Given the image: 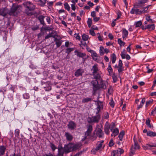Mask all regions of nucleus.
Here are the masks:
<instances>
[{"label": "nucleus", "instance_id": "obj_29", "mask_svg": "<svg viewBox=\"0 0 156 156\" xmlns=\"http://www.w3.org/2000/svg\"><path fill=\"white\" fill-rule=\"evenodd\" d=\"M117 154H123L124 152V151L123 149L121 148H118L116 150H115Z\"/></svg>", "mask_w": 156, "mask_h": 156}, {"label": "nucleus", "instance_id": "obj_46", "mask_svg": "<svg viewBox=\"0 0 156 156\" xmlns=\"http://www.w3.org/2000/svg\"><path fill=\"white\" fill-rule=\"evenodd\" d=\"M53 34V32H52L51 33L49 34H48L45 37V39H47L49 37H54L55 36H53L52 34Z\"/></svg>", "mask_w": 156, "mask_h": 156}, {"label": "nucleus", "instance_id": "obj_16", "mask_svg": "<svg viewBox=\"0 0 156 156\" xmlns=\"http://www.w3.org/2000/svg\"><path fill=\"white\" fill-rule=\"evenodd\" d=\"M83 72L84 71L83 69H78L75 72V76L77 77L81 76Z\"/></svg>", "mask_w": 156, "mask_h": 156}, {"label": "nucleus", "instance_id": "obj_28", "mask_svg": "<svg viewBox=\"0 0 156 156\" xmlns=\"http://www.w3.org/2000/svg\"><path fill=\"white\" fill-rule=\"evenodd\" d=\"M79 145L78 144H73V151L76 150L79 148Z\"/></svg>", "mask_w": 156, "mask_h": 156}, {"label": "nucleus", "instance_id": "obj_55", "mask_svg": "<svg viewBox=\"0 0 156 156\" xmlns=\"http://www.w3.org/2000/svg\"><path fill=\"white\" fill-rule=\"evenodd\" d=\"M110 126V129L111 131H112L113 129L115 127V124L114 122H112Z\"/></svg>", "mask_w": 156, "mask_h": 156}, {"label": "nucleus", "instance_id": "obj_7", "mask_svg": "<svg viewBox=\"0 0 156 156\" xmlns=\"http://www.w3.org/2000/svg\"><path fill=\"white\" fill-rule=\"evenodd\" d=\"M58 149L57 156H63L64 153H65L64 147L63 148L61 145H59L58 147Z\"/></svg>", "mask_w": 156, "mask_h": 156}, {"label": "nucleus", "instance_id": "obj_32", "mask_svg": "<svg viewBox=\"0 0 156 156\" xmlns=\"http://www.w3.org/2000/svg\"><path fill=\"white\" fill-rule=\"evenodd\" d=\"M110 62L109 63L108 67L107 68L108 69V72L110 74V75H111V74H112V73L113 72V70L112 67H111V65L110 64Z\"/></svg>", "mask_w": 156, "mask_h": 156}, {"label": "nucleus", "instance_id": "obj_30", "mask_svg": "<svg viewBox=\"0 0 156 156\" xmlns=\"http://www.w3.org/2000/svg\"><path fill=\"white\" fill-rule=\"evenodd\" d=\"M125 134V133L124 131H121L120 132L119 136V139L121 141H122V139L123 136H124Z\"/></svg>", "mask_w": 156, "mask_h": 156}, {"label": "nucleus", "instance_id": "obj_44", "mask_svg": "<svg viewBox=\"0 0 156 156\" xmlns=\"http://www.w3.org/2000/svg\"><path fill=\"white\" fill-rule=\"evenodd\" d=\"M6 13L5 12L4 9L0 10V15L5 16L6 15Z\"/></svg>", "mask_w": 156, "mask_h": 156}, {"label": "nucleus", "instance_id": "obj_31", "mask_svg": "<svg viewBox=\"0 0 156 156\" xmlns=\"http://www.w3.org/2000/svg\"><path fill=\"white\" fill-rule=\"evenodd\" d=\"M97 110H100L101 108H102V103L100 101H97Z\"/></svg>", "mask_w": 156, "mask_h": 156}, {"label": "nucleus", "instance_id": "obj_17", "mask_svg": "<svg viewBox=\"0 0 156 156\" xmlns=\"http://www.w3.org/2000/svg\"><path fill=\"white\" fill-rule=\"evenodd\" d=\"M104 142V140H102L101 141L98 142L97 144V146L95 148L96 151L99 150L102 147V144Z\"/></svg>", "mask_w": 156, "mask_h": 156}, {"label": "nucleus", "instance_id": "obj_20", "mask_svg": "<svg viewBox=\"0 0 156 156\" xmlns=\"http://www.w3.org/2000/svg\"><path fill=\"white\" fill-rule=\"evenodd\" d=\"M91 133L86 131L85 133L84 138L82 139V140L84 141L86 139H89L90 137Z\"/></svg>", "mask_w": 156, "mask_h": 156}, {"label": "nucleus", "instance_id": "obj_15", "mask_svg": "<svg viewBox=\"0 0 156 156\" xmlns=\"http://www.w3.org/2000/svg\"><path fill=\"white\" fill-rule=\"evenodd\" d=\"M89 52L91 53V57L94 60L96 61L97 59L98 55L93 50H90Z\"/></svg>", "mask_w": 156, "mask_h": 156}, {"label": "nucleus", "instance_id": "obj_50", "mask_svg": "<svg viewBox=\"0 0 156 156\" xmlns=\"http://www.w3.org/2000/svg\"><path fill=\"white\" fill-rule=\"evenodd\" d=\"M15 134L17 137H19L20 136V130L16 129L15 130Z\"/></svg>", "mask_w": 156, "mask_h": 156}, {"label": "nucleus", "instance_id": "obj_6", "mask_svg": "<svg viewBox=\"0 0 156 156\" xmlns=\"http://www.w3.org/2000/svg\"><path fill=\"white\" fill-rule=\"evenodd\" d=\"M24 6L27 7L29 11H32L35 8V6L31 2L29 1L26 2L24 4Z\"/></svg>", "mask_w": 156, "mask_h": 156}, {"label": "nucleus", "instance_id": "obj_24", "mask_svg": "<svg viewBox=\"0 0 156 156\" xmlns=\"http://www.w3.org/2000/svg\"><path fill=\"white\" fill-rule=\"evenodd\" d=\"M148 136L150 137H154L156 136V133L155 132L151 131H148L147 134Z\"/></svg>", "mask_w": 156, "mask_h": 156}, {"label": "nucleus", "instance_id": "obj_43", "mask_svg": "<svg viewBox=\"0 0 156 156\" xmlns=\"http://www.w3.org/2000/svg\"><path fill=\"white\" fill-rule=\"evenodd\" d=\"M112 131L115 134V136L117 135L119 133V129L117 128L114 129Z\"/></svg>", "mask_w": 156, "mask_h": 156}, {"label": "nucleus", "instance_id": "obj_47", "mask_svg": "<svg viewBox=\"0 0 156 156\" xmlns=\"http://www.w3.org/2000/svg\"><path fill=\"white\" fill-rule=\"evenodd\" d=\"M146 19L147 21L151 23H153L154 22L150 18V16H146Z\"/></svg>", "mask_w": 156, "mask_h": 156}, {"label": "nucleus", "instance_id": "obj_23", "mask_svg": "<svg viewBox=\"0 0 156 156\" xmlns=\"http://www.w3.org/2000/svg\"><path fill=\"white\" fill-rule=\"evenodd\" d=\"M154 24H152L147 25L145 29H148L149 30H154Z\"/></svg>", "mask_w": 156, "mask_h": 156}, {"label": "nucleus", "instance_id": "obj_37", "mask_svg": "<svg viewBox=\"0 0 156 156\" xmlns=\"http://www.w3.org/2000/svg\"><path fill=\"white\" fill-rule=\"evenodd\" d=\"M91 100L92 99L91 98H85L82 100V102L83 103H85L91 101Z\"/></svg>", "mask_w": 156, "mask_h": 156}, {"label": "nucleus", "instance_id": "obj_36", "mask_svg": "<svg viewBox=\"0 0 156 156\" xmlns=\"http://www.w3.org/2000/svg\"><path fill=\"white\" fill-rule=\"evenodd\" d=\"M136 149H134L133 148V146H132L131 147V151L130 152V156H132L135 153V150Z\"/></svg>", "mask_w": 156, "mask_h": 156}, {"label": "nucleus", "instance_id": "obj_8", "mask_svg": "<svg viewBox=\"0 0 156 156\" xmlns=\"http://www.w3.org/2000/svg\"><path fill=\"white\" fill-rule=\"evenodd\" d=\"M72 146L73 144L72 143H69L67 145H65L64 147L65 153H67L73 151Z\"/></svg>", "mask_w": 156, "mask_h": 156}, {"label": "nucleus", "instance_id": "obj_22", "mask_svg": "<svg viewBox=\"0 0 156 156\" xmlns=\"http://www.w3.org/2000/svg\"><path fill=\"white\" fill-rule=\"evenodd\" d=\"M122 37L124 39L127 37L128 32L125 29H123L122 30Z\"/></svg>", "mask_w": 156, "mask_h": 156}, {"label": "nucleus", "instance_id": "obj_45", "mask_svg": "<svg viewBox=\"0 0 156 156\" xmlns=\"http://www.w3.org/2000/svg\"><path fill=\"white\" fill-rule=\"evenodd\" d=\"M146 124L149 128H151L152 127L150 124V120L149 119H148L146 120Z\"/></svg>", "mask_w": 156, "mask_h": 156}, {"label": "nucleus", "instance_id": "obj_51", "mask_svg": "<svg viewBox=\"0 0 156 156\" xmlns=\"http://www.w3.org/2000/svg\"><path fill=\"white\" fill-rule=\"evenodd\" d=\"M92 129L93 128L92 126L90 125L88 126V128L87 131L91 133V132L92 130Z\"/></svg>", "mask_w": 156, "mask_h": 156}, {"label": "nucleus", "instance_id": "obj_2", "mask_svg": "<svg viewBox=\"0 0 156 156\" xmlns=\"http://www.w3.org/2000/svg\"><path fill=\"white\" fill-rule=\"evenodd\" d=\"M19 7L18 5L16 4H13L9 14L11 16H15L19 12Z\"/></svg>", "mask_w": 156, "mask_h": 156}, {"label": "nucleus", "instance_id": "obj_54", "mask_svg": "<svg viewBox=\"0 0 156 156\" xmlns=\"http://www.w3.org/2000/svg\"><path fill=\"white\" fill-rule=\"evenodd\" d=\"M153 101V100L152 99L148 101H147L146 104V107H147V106L151 104Z\"/></svg>", "mask_w": 156, "mask_h": 156}, {"label": "nucleus", "instance_id": "obj_19", "mask_svg": "<svg viewBox=\"0 0 156 156\" xmlns=\"http://www.w3.org/2000/svg\"><path fill=\"white\" fill-rule=\"evenodd\" d=\"M75 54L80 57L83 58L86 56V54L85 53H82L76 50L74 51Z\"/></svg>", "mask_w": 156, "mask_h": 156}, {"label": "nucleus", "instance_id": "obj_40", "mask_svg": "<svg viewBox=\"0 0 156 156\" xmlns=\"http://www.w3.org/2000/svg\"><path fill=\"white\" fill-rule=\"evenodd\" d=\"M118 44H120V45L121 46H124L125 44V43L124 42L122 41L121 40V39H120V38H119L118 39Z\"/></svg>", "mask_w": 156, "mask_h": 156}, {"label": "nucleus", "instance_id": "obj_1", "mask_svg": "<svg viewBox=\"0 0 156 156\" xmlns=\"http://www.w3.org/2000/svg\"><path fill=\"white\" fill-rule=\"evenodd\" d=\"M91 70L92 72V75L93 76L94 79L98 80L101 78V72L98 69L97 65H94L92 66Z\"/></svg>", "mask_w": 156, "mask_h": 156}, {"label": "nucleus", "instance_id": "obj_56", "mask_svg": "<svg viewBox=\"0 0 156 156\" xmlns=\"http://www.w3.org/2000/svg\"><path fill=\"white\" fill-rule=\"evenodd\" d=\"M109 114L107 112L105 113L104 117L105 119H108L109 118Z\"/></svg>", "mask_w": 156, "mask_h": 156}, {"label": "nucleus", "instance_id": "obj_57", "mask_svg": "<svg viewBox=\"0 0 156 156\" xmlns=\"http://www.w3.org/2000/svg\"><path fill=\"white\" fill-rule=\"evenodd\" d=\"M109 104L111 107H112V108H113L114 107V103L112 99V100L109 102Z\"/></svg>", "mask_w": 156, "mask_h": 156}, {"label": "nucleus", "instance_id": "obj_12", "mask_svg": "<svg viewBox=\"0 0 156 156\" xmlns=\"http://www.w3.org/2000/svg\"><path fill=\"white\" fill-rule=\"evenodd\" d=\"M65 136L66 137V139L69 141H71L73 139V135L68 132H66Z\"/></svg>", "mask_w": 156, "mask_h": 156}, {"label": "nucleus", "instance_id": "obj_48", "mask_svg": "<svg viewBox=\"0 0 156 156\" xmlns=\"http://www.w3.org/2000/svg\"><path fill=\"white\" fill-rule=\"evenodd\" d=\"M135 27H136L140 26L142 25V22L141 21H139L136 22L135 23Z\"/></svg>", "mask_w": 156, "mask_h": 156}, {"label": "nucleus", "instance_id": "obj_25", "mask_svg": "<svg viewBox=\"0 0 156 156\" xmlns=\"http://www.w3.org/2000/svg\"><path fill=\"white\" fill-rule=\"evenodd\" d=\"M45 16L42 15L38 17V19L40 21L41 24L44 25V19Z\"/></svg>", "mask_w": 156, "mask_h": 156}, {"label": "nucleus", "instance_id": "obj_3", "mask_svg": "<svg viewBox=\"0 0 156 156\" xmlns=\"http://www.w3.org/2000/svg\"><path fill=\"white\" fill-rule=\"evenodd\" d=\"M100 119V115H98L92 117H88L87 119V122L89 123H98L99 122Z\"/></svg>", "mask_w": 156, "mask_h": 156}, {"label": "nucleus", "instance_id": "obj_42", "mask_svg": "<svg viewBox=\"0 0 156 156\" xmlns=\"http://www.w3.org/2000/svg\"><path fill=\"white\" fill-rule=\"evenodd\" d=\"M87 23L89 27H90L91 26L92 23V20L91 19L88 18Z\"/></svg>", "mask_w": 156, "mask_h": 156}, {"label": "nucleus", "instance_id": "obj_11", "mask_svg": "<svg viewBox=\"0 0 156 156\" xmlns=\"http://www.w3.org/2000/svg\"><path fill=\"white\" fill-rule=\"evenodd\" d=\"M110 128V126L108 122H106L104 126V132L107 135H109L110 133L109 129Z\"/></svg>", "mask_w": 156, "mask_h": 156}, {"label": "nucleus", "instance_id": "obj_13", "mask_svg": "<svg viewBox=\"0 0 156 156\" xmlns=\"http://www.w3.org/2000/svg\"><path fill=\"white\" fill-rule=\"evenodd\" d=\"M123 64L122 61L121 60L119 61V64L118 67V70L119 73L121 72L123 70V68L122 67Z\"/></svg>", "mask_w": 156, "mask_h": 156}, {"label": "nucleus", "instance_id": "obj_52", "mask_svg": "<svg viewBox=\"0 0 156 156\" xmlns=\"http://www.w3.org/2000/svg\"><path fill=\"white\" fill-rule=\"evenodd\" d=\"M112 79L114 83L116 82L117 80V76L114 74H113L112 76Z\"/></svg>", "mask_w": 156, "mask_h": 156}, {"label": "nucleus", "instance_id": "obj_49", "mask_svg": "<svg viewBox=\"0 0 156 156\" xmlns=\"http://www.w3.org/2000/svg\"><path fill=\"white\" fill-rule=\"evenodd\" d=\"M74 37L76 38L77 39H78V40L80 41L81 40L80 37L79 35V34H76L75 33L74 34Z\"/></svg>", "mask_w": 156, "mask_h": 156}, {"label": "nucleus", "instance_id": "obj_58", "mask_svg": "<svg viewBox=\"0 0 156 156\" xmlns=\"http://www.w3.org/2000/svg\"><path fill=\"white\" fill-rule=\"evenodd\" d=\"M148 9H147V8H146V7L144 8L143 10H141V12H142V14L147 13Z\"/></svg>", "mask_w": 156, "mask_h": 156}, {"label": "nucleus", "instance_id": "obj_39", "mask_svg": "<svg viewBox=\"0 0 156 156\" xmlns=\"http://www.w3.org/2000/svg\"><path fill=\"white\" fill-rule=\"evenodd\" d=\"M50 146L53 151H54L57 148L52 143H50Z\"/></svg>", "mask_w": 156, "mask_h": 156}, {"label": "nucleus", "instance_id": "obj_35", "mask_svg": "<svg viewBox=\"0 0 156 156\" xmlns=\"http://www.w3.org/2000/svg\"><path fill=\"white\" fill-rule=\"evenodd\" d=\"M99 89L100 88L103 89H105L106 88V86L105 83H104L103 82H101L100 83V84L99 85Z\"/></svg>", "mask_w": 156, "mask_h": 156}, {"label": "nucleus", "instance_id": "obj_5", "mask_svg": "<svg viewBox=\"0 0 156 156\" xmlns=\"http://www.w3.org/2000/svg\"><path fill=\"white\" fill-rule=\"evenodd\" d=\"M68 128L70 130H74L76 128V125L75 122L72 121H69L67 125Z\"/></svg>", "mask_w": 156, "mask_h": 156}, {"label": "nucleus", "instance_id": "obj_10", "mask_svg": "<svg viewBox=\"0 0 156 156\" xmlns=\"http://www.w3.org/2000/svg\"><path fill=\"white\" fill-rule=\"evenodd\" d=\"M144 150H151L153 147H156V143H151L147 144L145 146H143Z\"/></svg>", "mask_w": 156, "mask_h": 156}, {"label": "nucleus", "instance_id": "obj_33", "mask_svg": "<svg viewBox=\"0 0 156 156\" xmlns=\"http://www.w3.org/2000/svg\"><path fill=\"white\" fill-rule=\"evenodd\" d=\"M64 8L66 9L68 11H69L70 10V8L68 4L67 3H65L64 4Z\"/></svg>", "mask_w": 156, "mask_h": 156}, {"label": "nucleus", "instance_id": "obj_62", "mask_svg": "<svg viewBox=\"0 0 156 156\" xmlns=\"http://www.w3.org/2000/svg\"><path fill=\"white\" fill-rule=\"evenodd\" d=\"M91 15L93 18L96 16V14L95 12L94 11L91 12Z\"/></svg>", "mask_w": 156, "mask_h": 156}, {"label": "nucleus", "instance_id": "obj_18", "mask_svg": "<svg viewBox=\"0 0 156 156\" xmlns=\"http://www.w3.org/2000/svg\"><path fill=\"white\" fill-rule=\"evenodd\" d=\"M148 1V0H138V2L136 3V5L138 6H140L147 2Z\"/></svg>", "mask_w": 156, "mask_h": 156}, {"label": "nucleus", "instance_id": "obj_64", "mask_svg": "<svg viewBox=\"0 0 156 156\" xmlns=\"http://www.w3.org/2000/svg\"><path fill=\"white\" fill-rule=\"evenodd\" d=\"M117 154L115 150L113 151L111 153V156H115Z\"/></svg>", "mask_w": 156, "mask_h": 156}, {"label": "nucleus", "instance_id": "obj_61", "mask_svg": "<svg viewBox=\"0 0 156 156\" xmlns=\"http://www.w3.org/2000/svg\"><path fill=\"white\" fill-rule=\"evenodd\" d=\"M43 156H55L52 154L51 152L44 154Z\"/></svg>", "mask_w": 156, "mask_h": 156}, {"label": "nucleus", "instance_id": "obj_53", "mask_svg": "<svg viewBox=\"0 0 156 156\" xmlns=\"http://www.w3.org/2000/svg\"><path fill=\"white\" fill-rule=\"evenodd\" d=\"M74 50L73 48H68L66 50V52L69 54L72 51H73Z\"/></svg>", "mask_w": 156, "mask_h": 156}, {"label": "nucleus", "instance_id": "obj_63", "mask_svg": "<svg viewBox=\"0 0 156 156\" xmlns=\"http://www.w3.org/2000/svg\"><path fill=\"white\" fill-rule=\"evenodd\" d=\"M108 145L110 147H112V146H113L114 145V143L113 142V140H111L110 141V142L109 143Z\"/></svg>", "mask_w": 156, "mask_h": 156}, {"label": "nucleus", "instance_id": "obj_60", "mask_svg": "<svg viewBox=\"0 0 156 156\" xmlns=\"http://www.w3.org/2000/svg\"><path fill=\"white\" fill-rule=\"evenodd\" d=\"M14 87L12 85H10V87L9 89V90L12 91V93H13L14 92Z\"/></svg>", "mask_w": 156, "mask_h": 156}, {"label": "nucleus", "instance_id": "obj_4", "mask_svg": "<svg viewBox=\"0 0 156 156\" xmlns=\"http://www.w3.org/2000/svg\"><path fill=\"white\" fill-rule=\"evenodd\" d=\"M91 83L93 86V91L94 93L99 89V85L98 81L96 79L95 80H93L91 82Z\"/></svg>", "mask_w": 156, "mask_h": 156}, {"label": "nucleus", "instance_id": "obj_14", "mask_svg": "<svg viewBox=\"0 0 156 156\" xmlns=\"http://www.w3.org/2000/svg\"><path fill=\"white\" fill-rule=\"evenodd\" d=\"M96 134L99 138L103 137L104 133L102 130L100 128H98L96 131Z\"/></svg>", "mask_w": 156, "mask_h": 156}, {"label": "nucleus", "instance_id": "obj_59", "mask_svg": "<svg viewBox=\"0 0 156 156\" xmlns=\"http://www.w3.org/2000/svg\"><path fill=\"white\" fill-rule=\"evenodd\" d=\"M90 33L92 36H95V34L94 32V30H93L91 29L90 31Z\"/></svg>", "mask_w": 156, "mask_h": 156}, {"label": "nucleus", "instance_id": "obj_38", "mask_svg": "<svg viewBox=\"0 0 156 156\" xmlns=\"http://www.w3.org/2000/svg\"><path fill=\"white\" fill-rule=\"evenodd\" d=\"M100 53L101 55H102L104 53V48L103 46H100Z\"/></svg>", "mask_w": 156, "mask_h": 156}, {"label": "nucleus", "instance_id": "obj_9", "mask_svg": "<svg viewBox=\"0 0 156 156\" xmlns=\"http://www.w3.org/2000/svg\"><path fill=\"white\" fill-rule=\"evenodd\" d=\"M142 12L141 10H140L139 9H136L134 7L132 9L130 12L132 14H136V15H140L142 14Z\"/></svg>", "mask_w": 156, "mask_h": 156}, {"label": "nucleus", "instance_id": "obj_21", "mask_svg": "<svg viewBox=\"0 0 156 156\" xmlns=\"http://www.w3.org/2000/svg\"><path fill=\"white\" fill-rule=\"evenodd\" d=\"M6 148L4 146H0V155H3L5 154V151Z\"/></svg>", "mask_w": 156, "mask_h": 156}, {"label": "nucleus", "instance_id": "obj_34", "mask_svg": "<svg viewBox=\"0 0 156 156\" xmlns=\"http://www.w3.org/2000/svg\"><path fill=\"white\" fill-rule=\"evenodd\" d=\"M112 63L113 64L115 62L116 57L115 55L114 54H113L111 56Z\"/></svg>", "mask_w": 156, "mask_h": 156}, {"label": "nucleus", "instance_id": "obj_27", "mask_svg": "<svg viewBox=\"0 0 156 156\" xmlns=\"http://www.w3.org/2000/svg\"><path fill=\"white\" fill-rule=\"evenodd\" d=\"M89 38V36L88 35L84 34L82 36V40L84 41H87Z\"/></svg>", "mask_w": 156, "mask_h": 156}, {"label": "nucleus", "instance_id": "obj_26", "mask_svg": "<svg viewBox=\"0 0 156 156\" xmlns=\"http://www.w3.org/2000/svg\"><path fill=\"white\" fill-rule=\"evenodd\" d=\"M54 41L55 42V44L57 47H59L61 45L62 42L59 40L55 38Z\"/></svg>", "mask_w": 156, "mask_h": 156}, {"label": "nucleus", "instance_id": "obj_41", "mask_svg": "<svg viewBox=\"0 0 156 156\" xmlns=\"http://www.w3.org/2000/svg\"><path fill=\"white\" fill-rule=\"evenodd\" d=\"M134 149H138L140 148V146L134 140Z\"/></svg>", "mask_w": 156, "mask_h": 156}]
</instances>
